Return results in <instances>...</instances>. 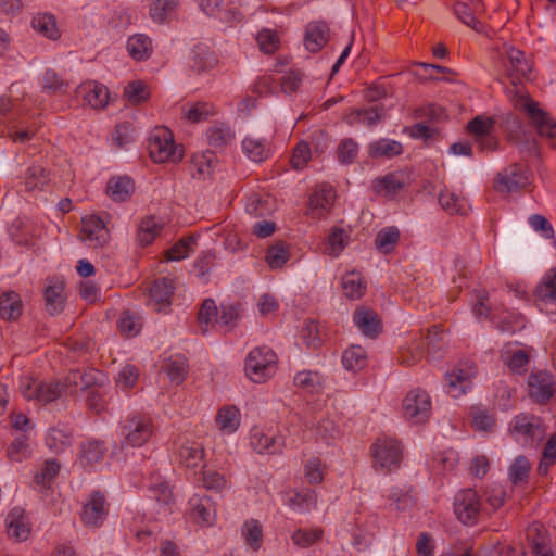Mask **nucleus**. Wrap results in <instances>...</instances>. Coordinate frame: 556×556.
Here are the masks:
<instances>
[{
	"label": "nucleus",
	"mask_w": 556,
	"mask_h": 556,
	"mask_svg": "<svg viewBox=\"0 0 556 556\" xmlns=\"http://www.w3.org/2000/svg\"><path fill=\"white\" fill-rule=\"evenodd\" d=\"M148 150L155 163H177L184 157L182 149L175 144L174 136L166 127H157L151 132Z\"/></svg>",
	"instance_id": "nucleus-1"
},
{
	"label": "nucleus",
	"mask_w": 556,
	"mask_h": 556,
	"mask_svg": "<svg viewBox=\"0 0 556 556\" xmlns=\"http://www.w3.org/2000/svg\"><path fill=\"white\" fill-rule=\"evenodd\" d=\"M277 355L266 346L253 349L245 359L247 376L254 382L262 383L275 375Z\"/></svg>",
	"instance_id": "nucleus-2"
},
{
	"label": "nucleus",
	"mask_w": 556,
	"mask_h": 556,
	"mask_svg": "<svg viewBox=\"0 0 556 556\" xmlns=\"http://www.w3.org/2000/svg\"><path fill=\"white\" fill-rule=\"evenodd\" d=\"M513 102L517 110L528 114L531 124L541 137L551 140L556 137V122L539 106L538 102L525 94H516Z\"/></svg>",
	"instance_id": "nucleus-3"
},
{
	"label": "nucleus",
	"mask_w": 556,
	"mask_h": 556,
	"mask_svg": "<svg viewBox=\"0 0 556 556\" xmlns=\"http://www.w3.org/2000/svg\"><path fill=\"white\" fill-rule=\"evenodd\" d=\"M65 384L61 381L45 382L31 377H24L20 383V391L27 401H35L46 405L58 400Z\"/></svg>",
	"instance_id": "nucleus-4"
},
{
	"label": "nucleus",
	"mask_w": 556,
	"mask_h": 556,
	"mask_svg": "<svg viewBox=\"0 0 556 556\" xmlns=\"http://www.w3.org/2000/svg\"><path fill=\"white\" fill-rule=\"evenodd\" d=\"M509 432L516 440H522L523 443L528 444L534 440H542L546 433V428L539 416L520 413L513 418Z\"/></svg>",
	"instance_id": "nucleus-5"
},
{
	"label": "nucleus",
	"mask_w": 556,
	"mask_h": 556,
	"mask_svg": "<svg viewBox=\"0 0 556 556\" xmlns=\"http://www.w3.org/2000/svg\"><path fill=\"white\" fill-rule=\"evenodd\" d=\"M404 417L413 424L426 422L432 412L430 395L422 389L410 390L403 400Z\"/></svg>",
	"instance_id": "nucleus-6"
},
{
	"label": "nucleus",
	"mask_w": 556,
	"mask_h": 556,
	"mask_svg": "<svg viewBox=\"0 0 556 556\" xmlns=\"http://www.w3.org/2000/svg\"><path fill=\"white\" fill-rule=\"evenodd\" d=\"M154 431L151 418L142 415L129 416L122 427V445L131 447L142 446L152 437Z\"/></svg>",
	"instance_id": "nucleus-7"
},
{
	"label": "nucleus",
	"mask_w": 556,
	"mask_h": 556,
	"mask_svg": "<svg viewBox=\"0 0 556 556\" xmlns=\"http://www.w3.org/2000/svg\"><path fill=\"white\" fill-rule=\"evenodd\" d=\"M482 504L476 490H460L454 498V514L456 518L466 526H473L478 522Z\"/></svg>",
	"instance_id": "nucleus-8"
},
{
	"label": "nucleus",
	"mask_w": 556,
	"mask_h": 556,
	"mask_svg": "<svg viewBox=\"0 0 556 556\" xmlns=\"http://www.w3.org/2000/svg\"><path fill=\"white\" fill-rule=\"evenodd\" d=\"M371 452L375 465L388 471L397 468L402 459V445L394 438H378Z\"/></svg>",
	"instance_id": "nucleus-9"
},
{
	"label": "nucleus",
	"mask_w": 556,
	"mask_h": 556,
	"mask_svg": "<svg viewBox=\"0 0 556 556\" xmlns=\"http://www.w3.org/2000/svg\"><path fill=\"white\" fill-rule=\"evenodd\" d=\"M529 185L527 169L519 164H511L502 169L495 180L494 189L500 193H511L525 189Z\"/></svg>",
	"instance_id": "nucleus-10"
},
{
	"label": "nucleus",
	"mask_w": 556,
	"mask_h": 556,
	"mask_svg": "<svg viewBox=\"0 0 556 556\" xmlns=\"http://www.w3.org/2000/svg\"><path fill=\"white\" fill-rule=\"evenodd\" d=\"M529 395L538 404H546L556 393L553 375L540 370L531 372L528 378Z\"/></svg>",
	"instance_id": "nucleus-11"
},
{
	"label": "nucleus",
	"mask_w": 556,
	"mask_h": 556,
	"mask_svg": "<svg viewBox=\"0 0 556 556\" xmlns=\"http://www.w3.org/2000/svg\"><path fill=\"white\" fill-rule=\"evenodd\" d=\"M477 369L472 362H465L445 375L447 393L452 397H459L471 387V379L476 376Z\"/></svg>",
	"instance_id": "nucleus-12"
},
{
	"label": "nucleus",
	"mask_w": 556,
	"mask_h": 556,
	"mask_svg": "<svg viewBox=\"0 0 556 556\" xmlns=\"http://www.w3.org/2000/svg\"><path fill=\"white\" fill-rule=\"evenodd\" d=\"M535 304L541 312L556 313V268L549 269L535 288Z\"/></svg>",
	"instance_id": "nucleus-13"
},
{
	"label": "nucleus",
	"mask_w": 556,
	"mask_h": 556,
	"mask_svg": "<svg viewBox=\"0 0 556 556\" xmlns=\"http://www.w3.org/2000/svg\"><path fill=\"white\" fill-rule=\"evenodd\" d=\"M336 192L331 186H318L311 194L306 214L312 218H324L333 206Z\"/></svg>",
	"instance_id": "nucleus-14"
},
{
	"label": "nucleus",
	"mask_w": 556,
	"mask_h": 556,
	"mask_svg": "<svg viewBox=\"0 0 556 556\" xmlns=\"http://www.w3.org/2000/svg\"><path fill=\"white\" fill-rule=\"evenodd\" d=\"M81 238L91 248H100L109 242L110 233L104 222L97 215L85 216L81 219Z\"/></svg>",
	"instance_id": "nucleus-15"
},
{
	"label": "nucleus",
	"mask_w": 556,
	"mask_h": 556,
	"mask_svg": "<svg viewBox=\"0 0 556 556\" xmlns=\"http://www.w3.org/2000/svg\"><path fill=\"white\" fill-rule=\"evenodd\" d=\"M106 514L108 505L104 495L100 491H93L83 507V522L89 527H98L102 525Z\"/></svg>",
	"instance_id": "nucleus-16"
},
{
	"label": "nucleus",
	"mask_w": 556,
	"mask_h": 556,
	"mask_svg": "<svg viewBox=\"0 0 556 556\" xmlns=\"http://www.w3.org/2000/svg\"><path fill=\"white\" fill-rule=\"evenodd\" d=\"M174 292L173 280L167 277H163L154 281L153 286L150 289V302L149 304L153 306V308L161 313L167 312V308L170 306V296Z\"/></svg>",
	"instance_id": "nucleus-17"
},
{
	"label": "nucleus",
	"mask_w": 556,
	"mask_h": 556,
	"mask_svg": "<svg viewBox=\"0 0 556 556\" xmlns=\"http://www.w3.org/2000/svg\"><path fill=\"white\" fill-rule=\"evenodd\" d=\"M83 94L84 102L96 110L104 109L110 101V92L103 84L87 81L78 87Z\"/></svg>",
	"instance_id": "nucleus-18"
},
{
	"label": "nucleus",
	"mask_w": 556,
	"mask_h": 556,
	"mask_svg": "<svg viewBox=\"0 0 556 556\" xmlns=\"http://www.w3.org/2000/svg\"><path fill=\"white\" fill-rule=\"evenodd\" d=\"M8 535L16 541H25L30 534V526L25 510L14 507L5 518Z\"/></svg>",
	"instance_id": "nucleus-19"
},
{
	"label": "nucleus",
	"mask_w": 556,
	"mask_h": 556,
	"mask_svg": "<svg viewBox=\"0 0 556 556\" xmlns=\"http://www.w3.org/2000/svg\"><path fill=\"white\" fill-rule=\"evenodd\" d=\"M52 180L51 172L39 163L28 166L24 173L26 192L43 191Z\"/></svg>",
	"instance_id": "nucleus-20"
},
{
	"label": "nucleus",
	"mask_w": 556,
	"mask_h": 556,
	"mask_svg": "<svg viewBox=\"0 0 556 556\" xmlns=\"http://www.w3.org/2000/svg\"><path fill=\"white\" fill-rule=\"evenodd\" d=\"M354 323L367 337L375 338L381 331V323L378 314L369 308H358L354 313Z\"/></svg>",
	"instance_id": "nucleus-21"
},
{
	"label": "nucleus",
	"mask_w": 556,
	"mask_h": 556,
	"mask_svg": "<svg viewBox=\"0 0 556 556\" xmlns=\"http://www.w3.org/2000/svg\"><path fill=\"white\" fill-rule=\"evenodd\" d=\"M251 446L258 454L274 455L282 452V440L264 433L262 430H254L251 434Z\"/></svg>",
	"instance_id": "nucleus-22"
},
{
	"label": "nucleus",
	"mask_w": 556,
	"mask_h": 556,
	"mask_svg": "<svg viewBox=\"0 0 556 556\" xmlns=\"http://www.w3.org/2000/svg\"><path fill=\"white\" fill-rule=\"evenodd\" d=\"M329 28L323 22H314L308 24L305 37L304 45L307 50L311 52L319 51L328 41Z\"/></svg>",
	"instance_id": "nucleus-23"
},
{
	"label": "nucleus",
	"mask_w": 556,
	"mask_h": 556,
	"mask_svg": "<svg viewBox=\"0 0 556 556\" xmlns=\"http://www.w3.org/2000/svg\"><path fill=\"white\" fill-rule=\"evenodd\" d=\"M241 415L235 405H225L218 409L215 422L224 433H233L240 426Z\"/></svg>",
	"instance_id": "nucleus-24"
},
{
	"label": "nucleus",
	"mask_w": 556,
	"mask_h": 556,
	"mask_svg": "<svg viewBox=\"0 0 556 556\" xmlns=\"http://www.w3.org/2000/svg\"><path fill=\"white\" fill-rule=\"evenodd\" d=\"M135 191L134 181L127 176L113 177L109 180L106 192L115 202H124Z\"/></svg>",
	"instance_id": "nucleus-25"
},
{
	"label": "nucleus",
	"mask_w": 556,
	"mask_h": 556,
	"mask_svg": "<svg viewBox=\"0 0 556 556\" xmlns=\"http://www.w3.org/2000/svg\"><path fill=\"white\" fill-rule=\"evenodd\" d=\"M63 292L64 286L61 281H55L45 288L46 309L50 315H56L63 311L65 301Z\"/></svg>",
	"instance_id": "nucleus-26"
},
{
	"label": "nucleus",
	"mask_w": 556,
	"mask_h": 556,
	"mask_svg": "<svg viewBox=\"0 0 556 556\" xmlns=\"http://www.w3.org/2000/svg\"><path fill=\"white\" fill-rule=\"evenodd\" d=\"M341 286L346 298L351 300L361 299L367 289L366 281L361 273L352 270L342 277Z\"/></svg>",
	"instance_id": "nucleus-27"
},
{
	"label": "nucleus",
	"mask_w": 556,
	"mask_h": 556,
	"mask_svg": "<svg viewBox=\"0 0 556 556\" xmlns=\"http://www.w3.org/2000/svg\"><path fill=\"white\" fill-rule=\"evenodd\" d=\"M23 304L20 295L14 291H7L0 295V316L7 320H14L22 315Z\"/></svg>",
	"instance_id": "nucleus-28"
},
{
	"label": "nucleus",
	"mask_w": 556,
	"mask_h": 556,
	"mask_svg": "<svg viewBox=\"0 0 556 556\" xmlns=\"http://www.w3.org/2000/svg\"><path fill=\"white\" fill-rule=\"evenodd\" d=\"M217 62V56L213 51L206 47L198 46L193 50L190 67L197 73H202L214 68Z\"/></svg>",
	"instance_id": "nucleus-29"
},
{
	"label": "nucleus",
	"mask_w": 556,
	"mask_h": 556,
	"mask_svg": "<svg viewBox=\"0 0 556 556\" xmlns=\"http://www.w3.org/2000/svg\"><path fill=\"white\" fill-rule=\"evenodd\" d=\"M316 494L312 490L293 491L288 493L286 504L295 511H308L316 506Z\"/></svg>",
	"instance_id": "nucleus-30"
},
{
	"label": "nucleus",
	"mask_w": 556,
	"mask_h": 556,
	"mask_svg": "<svg viewBox=\"0 0 556 556\" xmlns=\"http://www.w3.org/2000/svg\"><path fill=\"white\" fill-rule=\"evenodd\" d=\"M530 548L534 556H554L551 539L541 531L540 526H533L528 534Z\"/></svg>",
	"instance_id": "nucleus-31"
},
{
	"label": "nucleus",
	"mask_w": 556,
	"mask_h": 556,
	"mask_svg": "<svg viewBox=\"0 0 556 556\" xmlns=\"http://www.w3.org/2000/svg\"><path fill=\"white\" fill-rule=\"evenodd\" d=\"M402 152V143L392 139L382 138L369 146V154L372 157L391 159L400 155Z\"/></svg>",
	"instance_id": "nucleus-32"
},
{
	"label": "nucleus",
	"mask_w": 556,
	"mask_h": 556,
	"mask_svg": "<svg viewBox=\"0 0 556 556\" xmlns=\"http://www.w3.org/2000/svg\"><path fill=\"white\" fill-rule=\"evenodd\" d=\"M31 26L41 36L56 40L61 37V33L56 26V21L54 16L50 14H38L33 17Z\"/></svg>",
	"instance_id": "nucleus-33"
},
{
	"label": "nucleus",
	"mask_w": 556,
	"mask_h": 556,
	"mask_svg": "<svg viewBox=\"0 0 556 556\" xmlns=\"http://www.w3.org/2000/svg\"><path fill=\"white\" fill-rule=\"evenodd\" d=\"M219 308L213 299H205L198 313V323L202 333L213 328L218 318Z\"/></svg>",
	"instance_id": "nucleus-34"
},
{
	"label": "nucleus",
	"mask_w": 556,
	"mask_h": 556,
	"mask_svg": "<svg viewBox=\"0 0 556 556\" xmlns=\"http://www.w3.org/2000/svg\"><path fill=\"white\" fill-rule=\"evenodd\" d=\"M106 453L104 442L90 440L81 445L80 462L84 466H90L100 463Z\"/></svg>",
	"instance_id": "nucleus-35"
},
{
	"label": "nucleus",
	"mask_w": 556,
	"mask_h": 556,
	"mask_svg": "<svg viewBox=\"0 0 556 556\" xmlns=\"http://www.w3.org/2000/svg\"><path fill=\"white\" fill-rule=\"evenodd\" d=\"M342 364L346 370L359 371L367 365V352L361 345H352L343 352Z\"/></svg>",
	"instance_id": "nucleus-36"
},
{
	"label": "nucleus",
	"mask_w": 556,
	"mask_h": 556,
	"mask_svg": "<svg viewBox=\"0 0 556 556\" xmlns=\"http://www.w3.org/2000/svg\"><path fill=\"white\" fill-rule=\"evenodd\" d=\"M127 50L135 60H146L152 52V41L146 35H134L127 41Z\"/></svg>",
	"instance_id": "nucleus-37"
},
{
	"label": "nucleus",
	"mask_w": 556,
	"mask_h": 556,
	"mask_svg": "<svg viewBox=\"0 0 556 556\" xmlns=\"http://www.w3.org/2000/svg\"><path fill=\"white\" fill-rule=\"evenodd\" d=\"M189 503L192 506V518L197 523L211 525L214 521L215 509L211 507L208 498L194 496Z\"/></svg>",
	"instance_id": "nucleus-38"
},
{
	"label": "nucleus",
	"mask_w": 556,
	"mask_h": 556,
	"mask_svg": "<svg viewBox=\"0 0 556 556\" xmlns=\"http://www.w3.org/2000/svg\"><path fill=\"white\" fill-rule=\"evenodd\" d=\"M243 153L253 162H262L269 155L268 144L254 137H245L242 141Z\"/></svg>",
	"instance_id": "nucleus-39"
},
{
	"label": "nucleus",
	"mask_w": 556,
	"mask_h": 556,
	"mask_svg": "<svg viewBox=\"0 0 556 556\" xmlns=\"http://www.w3.org/2000/svg\"><path fill=\"white\" fill-rule=\"evenodd\" d=\"M405 186L403 176L399 173H389L388 175L375 180L374 188L379 194H393Z\"/></svg>",
	"instance_id": "nucleus-40"
},
{
	"label": "nucleus",
	"mask_w": 556,
	"mask_h": 556,
	"mask_svg": "<svg viewBox=\"0 0 556 556\" xmlns=\"http://www.w3.org/2000/svg\"><path fill=\"white\" fill-rule=\"evenodd\" d=\"M349 240V233L341 227H333L328 236L325 253L337 257L344 250Z\"/></svg>",
	"instance_id": "nucleus-41"
},
{
	"label": "nucleus",
	"mask_w": 556,
	"mask_h": 556,
	"mask_svg": "<svg viewBox=\"0 0 556 556\" xmlns=\"http://www.w3.org/2000/svg\"><path fill=\"white\" fill-rule=\"evenodd\" d=\"M179 457L187 468H197L203 463L204 450L199 443H188L180 447Z\"/></svg>",
	"instance_id": "nucleus-42"
},
{
	"label": "nucleus",
	"mask_w": 556,
	"mask_h": 556,
	"mask_svg": "<svg viewBox=\"0 0 556 556\" xmlns=\"http://www.w3.org/2000/svg\"><path fill=\"white\" fill-rule=\"evenodd\" d=\"M439 202L450 214H466L467 202L464 198L447 189L440 192Z\"/></svg>",
	"instance_id": "nucleus-43"
},
{
	"label": "nucleus",
	"mask_w": 556,
	"mask_h": 556,
	"mask_svg": "<svg viewBox=\"0 0 556 556\" xmlns=\"http://www.w3.org/2000/svg\"><path fill=\"white\" fill-rule=\"evenodd\" d=\"M507 58L516 78H528L531 71V63L525 58V53L516 48L507 50Z\"/></svg>",
	"instance_id": "nucleus-44"
},
{
	"label": "nucleus",
	"mask_w": 556,
	"mask_h": 556,
	"mask_svg": "<svg viewBox=\"0 0 556 556\" xmlns=\"http://www.w3.org/2000/svg\"><path fill=\"white\" fill-rule=\"evenodd\" d=\"M72 434L61 428H51L46 437V444L52 452L60 453L71 446Z\"/></svg>",
	"instance_id": "nucleus-45"
},
{
	"label": "nucleus",
	"mask_w": 556,
	"mask_h": 556,
	"mask_svg": "<svg viewBox=\"0 0 556 556\" xmlns=\"http://www.w3.org/2000/svg\"><path fill=\"white\" fill-rule=\"evenodd\" d=\"M241 534L247 544L253 549L258 551L262 546L263 531L261 523L255 519H250L244 522L241 529Z\"/></svg>",
	"instance_id": "nucleus-46"
},
{
	"label": "nucleus",
	"mask_w": 556,
	"mask_h": 556,
	"mask_svg": "<svg viewBox=\"0 0 556 556\" xmlns=\"http://www.w3.org/2000/svg\"><path fill=\"white\" fill-rule=\"evenodd\" d=\"M400 238V231L396 227H387L381 229L375 239L376 248L382 253L391 252Z\"/></svg>",
	"instance_id": "nucleus-47"
},
{
	"label": "nucleus",
	"mask_w": 556,
	"mask_h": 556,
	"mask_svg": "<svg viewBox=\"0 0 556 556\" xmlns=\"http://www.w3.org/2000/svg\"><path fill=\"white\" fill-rule=\"evenodd\" d=\"M60 464L55 459H48L35 475V483L41 488H49L60 471Z\"/></svg>",
	"instance_id": "nucleus-48"
},
{
	"label": "nucleus",
	"mask_w": 556,
	"mask_h": 556,
	"mask_svg": "<svg viewBox=\"0 0 556 556\" xmlns=\"http://www.w3.org/2000/svg\"><path fill=\"white\" fill-rule=\"evenodd\" d=\"M31 455V450L26 437L15 438L7 450V456L11 462L21 463Z\"/></svg>",
	"instance_id": "nucleus-49"
},
{
	"label": "nucleus",
	"mask_w": 556,
	"mask_h": 556,
	"mask_svg": "<svg viewBox=\"0 0 556 556\" xmlns=\"http://www.w3.org/2000/svg\"><path fill=\"white\" fill-rule=\"evenodd\" d=\"M162 226L155 217H146L141 220L138 229V240L141 244H150L161 231Z\"/></svg>",
	"instance_id": "nucleus-50"
},
{
	"label": "nucleus",
	"mask_w": 556,
	"mask_h": 556,
	"mask_svg": "<svg viewBox=\"0 0 556 556\" xmlns=\"http://www.w3.org/2000/svg\"><path fill=\"white\" fill-rule=\"evenodd\" d=\"M70 84L65 81L55 71L47 70L42 76V89L50 93H65Z\"/></svg>",
	"instance_id": "nucleus-51"
},
{
	"label": "nucleus",
	"mask_w": 556,
	"mask_h": 556,
	"mask_svg": "<svg viewBox=\"0 0 556 556\" xmlns=\"http://www.w3.org/2000/svg\"><path fill=\"white\" fill-rule=\"evenodd\" d=\"M195 241L197 238L194 236L181 238L169 250H167V260L180 261L186 258L193 251V245L195 244Z\"/></svg>",
	"instance_id": "nucleus-52"
},
{
	"label": "nucleus",
	"mask_w": 556,
	"mask_h": 556,
	"mask_svg": "<svg viewBox=\"0 0 556 556\" xmlns=\"http://www.w3.org/2000/svg\"><path fill=\"white\" fill-rule=\"evenodd\" d=\"M177 7V0H153L150 7V15L156 23H163Z\"/></svg>",
	"instance_id": "nucleus-53"
},
{
	"label": "nucleus",
	"mask_w": 556,
	"mask_h": 556,
	"mask_svg": "<svg viewBox=\"0 0 556 556\" xmlns=\"http://www.w3.org/2000/svg\"><path fill=\"white\" fill-rule=\"evenodd\" d=\"M530 462L525 456H518L509 468V479L514 485L526 482L530 472Z\"/></svg>",
	"instance_id": "nucleus-54"
},
{
	"label": "nucleus",
	"mask_w": 556,
	"mask_h": 556,
	"mask_svg": "<svg viewBox=\"0 0 556 556\" xmlns=\"http://www.w3.org/2000/svg\"><path fill=\"white\" fill-rule=\"evenodd\" d=\"M191 176L195 179H205L212 173V156L197 154L192 157L190 165Z\"/></svg>",
	"instance_id": "nucleus-55"
},
{
	"label": "nucleus",
	"mask_w": 556,
	"mask_h": 556,
	"mask_svg": "<svg viewBox=\"0 0 556 556\" xmlns=\"http://www.w3.org/2000/svg\"><path fill=\"white\" fill-rule=\"evenodd\" d=\"M233 138V134L229 127H214L207 131L208 144L216 149H224Z\"/></svg>",
	"instance_id": "nucleus-56"
},
{
	"label": "nucleus",
	"mask_w": 556,
	"mask_h": 556,
	"mask_svg": "<svg viewBox=\"0 0 556 556\" xmlns=\"http://www.w3.org/2000/svg\"><path fill=\"white\" fill-rule=\"evenodd\" d=\"M454 12L463 24L478 33L482 30V24L476 18L472 9L467 3L457 1L454 5Z\"/></svg>",
	"instance_id": "nucleus-57"
},
{
	"label": "nucleus",
	"mask_w": 556,
	"mask_h": 556,
	"mask_svg": "<svg viewBox=\"0 0 556 556\" xmlns=\"http://www.w3.org/2000/svg\"><path fill=\"white\" fill-rule=\"evenodd\" d=\"M289 260V251L282 243H277L268 248L266 252V262L270 268H281Z\"/></svg>",
	"instance_id": "nucleus-58"
},
{
	"label": "nucleus",
	"mask_w": 556,
	"mask_h": 556,
	"mask_svg": "<svg viewBox=\"0 0 556 556\" xmlns=\"http://www.w3.org/2000/svg\"><path fill=\"white\" fill-rule=\"evenodd\" d=\"M124 94L131 104H140L148 100L150 92L144 83L132 81L125 87Z\"/></svg>",
	"instance_id": "nucleus-59"
},
{
	"label": "nucleus",
	"mask_w": 556,
	"mask_h": 556,
	"mask_svg": "<svg viewBox=\"0 0 556 556\" xmlns=\"http://www.w3.org/2000/svg\"><path fill=\"white\" fill-rule=\"evenodd\" d=\"M321 535L320 529H300L293 533L292 541L296 546L306 548L319 541Z\"/></svg>",
	"instance_id": "nucleus-60"
},
{
	"label": "nucleus",
	"mask_w": 556,
	"mask_h": 556,
	"mask_svg": "<svg viewBox=\"0 0 556 556\" xmlns=\"http://www.w3.org/2000/svg\"><path fill=\"white\" fill-rule=\"evenodd\" d=\"M337 153L342 164H351L358 155V144L352 138H346L340 142Z\"/></svg>",
	"instance_id": "nucleus-61"
},
{
	"label": "nucleus",
	"mask_w": 556,
	"mask_h": 556,
	"mask_svg": "<svg viewBox=\"0 0 556 556\" xmlns=\"http://www.w3.org/2000/svg\"><path fill=\"white\" fill-rule=\"evenodd\" d=\"M237 318L238 309L235 305H222L216 325L223 331H229L235 327Z\"/></svg>",
	"instance_id": "nucleus-62"
},
{
	"label": "nucleus",
	"mask_w": 556,
	"mask_h": 556,
	"mask_svg": "<svg viewBox=\"0 0 556 556\" xmlns=\"http://www.w3.org/2000/svg\"><path fill=\"white\" fill-rule=\"evenodd\" d=\"M187 367L188 366L184 357L169 359L168 364L165 366L169 379L176 384H179L185 380Z\"/></svg>",
	"instance_id": "nucleus-63"
},
{
	"label": "nucleus",
	"mask_w": 556,
	"mask_h": 556,
	"mask_svg": "<svg viewBox=\"0 0 556 556\" xmlns=\"http://www.w3.org/2000/svg\"><path fill=\"white\" fill-rule=\"evenodd\" d=\"M257 43L260 49L265 53H274L279 48L278 35L269 29H264L257 35Z\"/></svg>",
	"instance_id": "nucleus-64"
}]
</instances>
